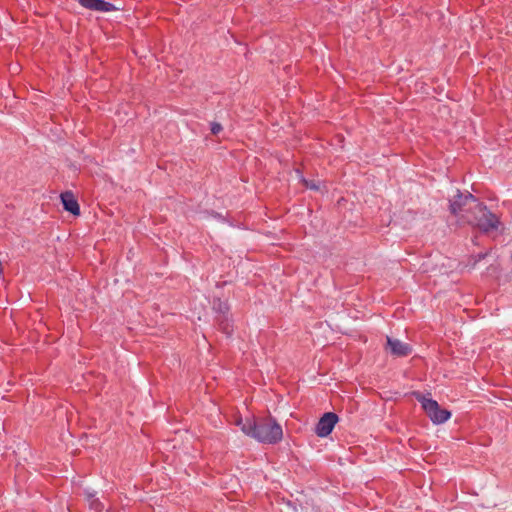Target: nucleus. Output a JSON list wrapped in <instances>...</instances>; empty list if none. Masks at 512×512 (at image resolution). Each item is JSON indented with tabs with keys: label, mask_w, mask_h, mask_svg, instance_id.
Instances as JSON below:
<instances>
[{
	"label": "nucleus",
	"mask_w": 512,
	"mask_h": 512,
	"mask_svg": "<svg viewBox=\"0 0 512 512\" xmlns=\"http://www.w3.org/2000/svg\"><path fill=\"white\" fill-rule=\"evenodd\" d=\"M236 425L245 435L262 443L275 444L283 438L282 427L273 418L262 419L259 422L253 419L243 421L239 418Z\"/></svg>",
	"instance_id": "f257e3e1"
},
{
	"label": "nucleus",
	"mask_w": 512,
	"mask_h": 512,
	"mask_svg": "<svg viewBox=\"0 0 512 512\" xmlns=\"http://www.w3.org/2000/svg\"><path fill=\"white\" fill-rule=\"evenodd\" d=\"M468 202L474 210L471 214H462V221L478 227L484 232L496 229L499 220L496 215L487 210L474 196H467Z\"/></svg>",
	"instance_id": "f03ea898"
},
{
	"label": "nucleus",
	"mask_w": 512,
	"mask_h": 512,
	"mask_svg": "<svg viewBox=\"0 0 512 512\" xmlns=\"http://www.w3.org/2000/svg\"><path fill=\"white\" fill-rule=\"evenodd\" d=\"M416 399L421 403L423 410L434 424H442L451 417L450 411L442 409L437 401L426 398L420 393L416 394Z\"/></svg>",
	"instance_id": "7ed1b4c3"
},
{
	"label": "nucleus",
	"mask_w": 512,
	"mask_h": 512,
	"mask_svg": "<svg viewBox=\"0 0 512 512\" xmlns=\"http://www.w3.org/2000/svg\"><path fill=\"white\" fill-rule=\"evenodd\" d=\"M467 196H473L470 193H460L454 196L453 199L450 200V211L455 216L459 217L462 221V214H471L474 208H472L469 204H467L468 199Z\"/></svg>",
	"instance_id": "20e7f679"
},
{
	"label": "nucleus",
	"mask_w": 512,
	"mask_h": 512,
	"mask_svg": "<svg viewBox=\"0 0 512 512\" xmlns=\"http://www.w3.org/2000/svg\"><path fill=\"white\" fill-rule=\"evenodd\" d=\"M338 422V416L333 412L325 413L315 427V433L319 437H327Z\"/></svg>",
	"instance_id": "39448f33"
},
{
	"label": "nucleus",
	"mask_w": 512,
	"mask_h": 512,
	"mask_svg": "<svg viewBox=\"0 0 512 512\" xmlns=\"http://www.w3.org/2000/svg\"><path fill=\"white\" fill-rule=\"evenodd\" d=\"M386 351L396 357L407 356L412 352L410 345L403 343L399 339L387 336Z\"/></svg>",
	"instance_id": "423d86ee"
},
{
	"label": "nucleus",
	"mask_w": 512,
	"mask_h": 512,
	"mask_svg": "<svg viewBox=\"0 0 512 512\" xmlns=\"http://www.w3.org/2000/svg\"><path fill=\"white\" fill-rule=\"evenodd\" d=\"M61 202L66 211L71 214L78 216L80 214L79 204L74 196V194L70 191H66L61 194Z\"/></svg>",
	"instance_id": "0eeeda50"
},
{
	"label": "nucleus",
	"mask_w": 512,
	"mask_h": 512,
	"mask_svg": "<svg viewBox=\"0 0 512 512\" xmlns=\"http://www.w3.org/2000/svg\"><path fill=\"white\" fill-rule=\"evenodd\" d=\"M79 3L90 10L109 12L116 10L113 4L105 2L104 0H78Z\"/></svg>",
	"instance_id": "6e6552de"
},
{
	"label": "nucleus",
	"mask_w": 512,
	"mask_h": 512,
	"mask_svg": "<svg viewBox=\"0 0 512 512\" xmlns=\"http://www.w3.org/2000/svg\"><path fill=\"white\" fill-rule=\"evenodd\" d=\"M87 499L89 500L90 507L96 511H101L103 509V505L99 502L98 499L94 498V495L91 493H87Z\"/></svg>",
	"instance_id": "1a4fd4ad"
},
{
	"label": "nucleus",
	"mask_w": 512,
	"mask_h": 512,
	"mask_svg": "<svg viewBox=\"0 0 512 512\" xmlns=\"http://www.w3.org/2000/svg\"><path fill=\"white\" fill-rule=\"evenodd\" d=\"M304 185L311 190L320 189V181L318 180H303Z\"/></svg>",
	"instance_id": "9d476101"
},
{
	"label": "nucleus",
	"mask_w": 512,
	"mask_h": 512,
	"mask_svg": "<svg viewBox=\"0 0 512 512\" xmlns=\"http://www.w3.org/2000/svg\"><path fill=\"white\" fill-rule=\"evenodd\" d=\"M222 130V126L219 123H212L211 124V132L216 135Z\"/></svg>",
	"instance_id": "9b49d317"
}]
</instances>
